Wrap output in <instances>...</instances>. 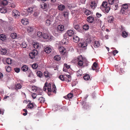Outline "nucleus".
I'll use <instances>...</instances> for the list:
<instances>
[{
  "instance_id": "33",
  "label": "nucleus",
  "mask_w": 130,
  "mask_h": 130,
  "mask_svg": "<svg viewBox=\"0 0 130 130\" xmlns=\"http://www.w3.org/2000/svg\"><path fill=\"white\" fill-rule=\"evenodd\" d=\"M7 10L5 8L2 7L0 8V12L2 13H5L7 12Z\"/></svg>"
},
{
  "instance_id": "55",
  "label": "nucleus",
  "mask_w": 130,
  "mask_h": 130,
  "mask_svg": "<svg viewBox=\"0 0 130 130\" xmlns=\"http://www.w3.org/2000/svg\"><path fill=\"white\" fill-rule=\"evenodd\" d=\"M63 15L65 17L68 18V13L67 12H64Z\"/></svg>"
},
{
  "instance_id": "2",
  "label": "nucleus",
  "mask_w": 130,
  "mask_h": 130,
  "mask_svg": "<svg viewBox=\"0 0 130 130\" xmlns=\"http://www.w3.org/2000/svg\"><path fill=\"white\" fill-rule=\"evenodd\" d=\"M41 32V36H42L43 38L45 39H47L51 41L53 38V37L49 34L46 33L42 34Z\"/></svg>"
},
{
  "instance_id": "35",
  "label": "nucleus",
  "mask_w": 130,
  "mask_h": 130,
  "mask_svg": "<svg viewBox=\"0 0 130 130\" xmlns=\"http://www.w3.org/2000/svg\"><path fill=\"white\" fill-rule=\"evenodd\" d=\"M10 37L12 38L15 39L17 38V36L16 33H13L11 34Z\"/></svg>"
},
{
  "instance_id": "12",
  "label": "nucleus",
  "mask_w": 130,
  "mask_h": 130,
  "mask_svg": "<svg viewBox=\"0 0 130 130\" xmlns=\"http://www.w3.org/2000/svg\"><path fill=\"white\" fill-rule=\"evenodd\" d=\"M21 23L24 25H26L29 23L28 20L27 19H23L21 20Z\"/></svg>"
},
{
  "instance_id": "52",
  "label": "nucleus",
  "mask_w": 130,
  "mask_h": 130,
  "mask_svg": "<svg viewBox=\"0 0 130 130\" xmlns=\"http://www.w3.org/2000/svg\"><path fill=\"white\" fill-rule=\"evenodd\" d=\"M22 47L24 48H25L27 46V45L24 42H23L22 43Z\"/></svg>"
},
{
  "instance_id": "9",
  "label": "nucleus",
  "mask_w": 130,
  "mask_h": 130,
  "mask_svg": "<svg viewBox=\"0 0 130 130\" xmlns=\"http://www.w3.org/2000/svg\"><path fill=\"white\" fill-rule=\"evenodd\" d=\"M59 49L61 54L64 55L66 52V50L63 46L59 47Z\"/></svg>"
},
{
  "instance_id": "53",
  "label": "nucleus",
  "mask_w": 130,
  "mask_h": 130,
  "mask_svg": "<svg viewBox=\"0 0 130 130\" xmlns=\"http://www.w3.org/2000/svg\"><path fill=\"white\" fill-rule=\"evenodd\" d=\"M73 25L74 28L76 30L78 29L79 28L78 25L77 24L74 25V24H73Z\"/></svg>"
},
{
  "instance_id": "1",
  "label": "nucleus",
  "mask_w": 130,
  "mask_h": 130,
  "mask_svg": "<svg viewBox=\"0 0 130 130\" xmlns=\"http://www.w3.org/2000/svg\"><path fill=\"white\" fill-rule=\"evenodd\" d=\"M51 85L50 84H49L47 86V89L48 90V94L49 95V93L50 92H51L53 91L54 93H56V87L55 84H53V88L52 89L51 88Z\"/></svg>"
},
{
  "instance_id": "11",
  "label": "nucleus",
  "mask_w": 130,
  "mask_h": 130,
  "mask_svg": "<svg viewBox=\"0 0 130 130\" xmlns=\"http://www.w3.org/2000/svg\"><path fill=\"white\" fill-rule=\"evenodd\" d=\"M98 66V63L96 62H94L93 64L92 68L93 70H95L96 72H98L99 70L96 69Z\"/></svg>"
},
{
  "instance_id": "60",
  "label": "nucleus",
  "mask_w": 130,
  "mask_h": 130,
  "mask_svg": "<svg viewBox=\"0 0 130 130\" xmlns=\"http://www.w3.org/2000/svg\"><path fill=\"white\" fill-rule=\"evenodd\" d=\"M37 74L38 76L41 77V71H38L37 73Z\"/></svg>"
},
{
  "instance_id": "22",
  "label": "nucleus",
  "mask_w": 130,
  "mask_h": 130,
  "mask_svg": "<svg viewBox=\"0 0 130 130\" xmlns=\"http://www.w3.org/2000/svg\"><path fill=\"white\" fill-rule=\"evenodd\" d=\"M65 8V6L63 4H61L58 7V10L61 11H62Z\"/></svg>"
},
{
  "instance_id": "44",
  "label": "nucleus",
  "mask_w": 130,
  "mask_h": 130,
  "mask_svg": "<svg viewBox=\"0 0 130 130\" xmlns=\"http://www.w3.org/2000/svg\"><path fill=\"white\" fill-rule=\"evenodd\" d=\"M108 22L111 23V22H112L113 20V18L112 16H110L108 18Z\"/></svg>"
},
{
  "instance_id": "8",
  "label": "nucleus",
  "mask_w": 130,
  "mask_h": 130,
  "mask_svg": "<svg viewBox=\"0 0 130 130\" xmlns=\"http://www.w3.org/2000/svg\"><path fill=\"white\" fill-rule=\"evenodd\" d=\"M81 104L83 106V108L85 109L89 108V106L88 103L84 101H82L81 102Z\"/></svg>"
},
{
  "instance_id": "51",
  "label": "nucleus",
  "mask_w": 130,
  "mask_h": 130,
  "mask_svg": "<svg viewBox=\"0 0 130 130\" xmlns=\"http://www.w3.org/2000/svg\"><path fill=\"white\" fill-rule=\"evenodd\" d=\"M114 0H108V2L109 4L112 5L114 3Z\"/></svg>"
},
{
  "instance_id": "34",
  "label": "nucleus",
  "mask_w": 130,
  "mask_h": 130,
  "mask_svg": "<svg viewBox=\"0 0 130 130\" xmlns=\"http://www.w3.org/2000/svg\"><path fill=\"white\" fill-rule=\"evenodd\" d=\"M54 59L55 60L58 61H59L60 60L61 57L60 55H56L54 57Z\"/></svg>"
},
{
  "instance_id": "19",
  "label": "nucleus",
  "mask_w": 130,
  "mask_h": 130,
  "mask_svg": "<svg viewBox=\"0 0 130 130\" xmlns=\"http://www.w3.org/2000/svg\"><path fill=\"white\" fill-rule=\"evenodd\" d=\"M84 12L85 14L86 15H88L90 14H92V12L89 11V10L86 9L84 11Z\"/></svg>"
},
{
  "instance_id": "49",
  "label": "nucleus",
  "mask_w": 130,
  "mask_h": 130,
  "mask_svg": "<svg viewBox=\"0 0 130 130\" xmlns=\"http://www.w3.org/2000/svg\"><path fill=\"white\" fill-rule=\"evenodd\" d=\"M44 75L46 77H49V73L47 71H45L44 72Z\"/></svg>"
},
{
  "instance_id": "10",
  "label": "nucleus",
  "mask_w": 130,
  "mask_h": 130,
  "mask_svg": "<svg viewBox=\"0 0 130 130\" xmlns=\"http://www.w3.org/2000/svg\"><path fill=\"white\" fill-rule=\"evenodd\" d=\"M20 14V12L16 10H13L12 12V14L14 16H16L18 17L19 16Z\"/></svg>"
},
{
  "instance_id": "6",
  "label": "nucleus",
  "mask_w": 130,
  "mask_h": 130,
  "mask_svg": "<svg viewBox=\"0 0 130 130\" xmlns=\"http://www.w3.org/2000/svg\"><path fill=\"white\" fill-rule=\"evenodd\" d=\"M34 8L29 7L28 8L27 10H25V11L27 12V13H23L25 14V15L27 16L29 13H31L33 12V10L34 9Z\"/></svg>"
},
{
  "instance_id": "4",
  "label": "nucleus",
  "mask_w": 130,
  "mask_h": 130,
  "mask_svg": "<svg viewBox=\"0 0 130 130\" xmlns=\"http://www.w3.org/2000/svg\"><path fill=\"white\" fill-rule=\"evenodd\" d=\"M38 54V52L36 50H33L32 52L29 53V56L30 58L33 59L35 58V56L37 55Z\"/></svg>"
},
{
  "instance_id": "30",
  "label": "nucleus",
  "mask_w": 130,
  "mask_h": 130,
  "mask_svg": "<svg viewBox=\"0 0 130 130\" xmlns=\"http://www.w3.org/2000/svg\"><path fill=\"white\" fill-rule=\"evenodd\" d=\"M29 103L27 105L28 107L29 108L31 109L34 107L33 104L32 103H31V101H29Z\"/></svg>"
},
{
  "instance_id": "32",
  "label": "nucleus",
  "mask_w": 130,
  "mask_h": 130,
  "mask_svg": "<svg viewBox=\"0 0 130 130\" xmlns=\"http://www.w3.org/2000/svg\"><path fill=\"white\" fill-rule=\"evenodd\" d=\"M53 20H50L49 19H47L46 21L45 24L47 26H49L51 24V22Z\"/></svg>"
},
{
  "instance_id": "62",
  "label": "nucleus",
  "mask_w": 130,
  "mask_h": 130,
  "mask_svg": "<svg viewBox=\"0 0 130 130\" xmlns=\"http://www.w3.org/2000/svg\"><path fill=\"white\" fill-rule=\"evenodd\" d=\"M37 36L38 37H40L41 36V32L40 31L38 32L37 33Z\"/></svg>"
},
{
  "instance_id": "13",
  "label": "nucleus",
  "mask_w": 130,
  "mask_h": 130,
  "mask_svg": "<svg viewBox=\"0 0 130 130\" xmlns=\"http://www.w3.org/2000/svg\"><path fill=\"white\" fill-rule=\"evenodd\" d=\"M58 31L60 32L64 30V26L62 25H59L57 27Z\"/></svg>"
},
{
  "instance_id": "57",
  "label": "nucleus",
  "mask_w": 130,
  "mask_h": 130,
  "mask_svg": "<svg viewBox=\"0 0 130 130\" xmlns=\"http://www.w3.org/2000/svg\"><path fill=\"white\" fill-rule=\"evenodd\" d=\"M96 15L97 17L98 18H100L101 17L102 15L99 13V12H97L96 13Z\"/></svg>"
},
{
  "instance_id": "40",
  "label": "nucleus",
  "mask_w": 130,
  "mask_h": 130,
  "mask_svg": "<svg viewBox=\"0 0 130 130\" xmlns=\"http://www.w3.org/2000/svg\"><path fill=\"white\" fill-rule=\"evenodd\" d=\"M82 74V70H78L77 72V76H81Z\"/></svg>"
},
{
  "instance_id": "63",
  "label": "nucleus",
  "mask_w": 130,
  "mask_h": 130,
  "mask_svg": "<svg viewBox=\"0 0 130 130\" xmlns=\"http://www.w3.org/2000/svg\"><path fill=\"white\" fill-rule=\"evenodd\" d=\"M64 66L68 69H69L70 67V66L68 65L67 64H65Z\"/></svg>"
},
{
  "instance_id": "61",
  "label": "nucleus",
  "mask_w": 130,
  "mask_h": 130,
  "mask_svg": "<svg viewBox=\"0 0 130 130\" xmlns=\"http://www.w3.org/2000/svg\"><path fill=\"white\" fill-rule=\"evenodd\" d=\"M113 55H115L116 54L118 53V51L117 50H115L113 51Z\"/></svg>"
},
{
  "instance_id": "47",
  "label": "nucleus",
  "mask_w": 130,
  "mask_h": 130,
  "mask_svg": "<svg viewBox=\"0 0 130 130\" xmlns=\"http://www.w3.org/2000/svg\"><path fill=\"white\" fill-rule=\"evenodd\" d=\"M11 70V68L9 66H8L7 68L6 67V70L7 72H9Z\"/></svg>"
},
{
  "instance_id": "3",
  "label": "nucleus",
  "mask_w": 130,
  "mask_h": 130,
  "mask_svg": "<svg viewBox=\"0 0 130 130\" xmlns=\"http://www.w3.org/2000/svg\"><path fill=\"white\" fill-rule=\"evenodd\" d=\"M77 61H78V64L80 66L84 67L85 66L83 64V58L82 56H79L77 58Z\"/></svg>"
},
{
  "instance_id": "27",
  "label": "nucleus",
  "mask_w": 130,
  "mask_h": 130,
  "mask_svg": "<svg viewBox=\"0 0 130 130\" xmlns=\"http://www.w3.org/2000/svg\"><path fill=\"white\" fill-rule=\"evenodd\" d=\"M122 37L124 38H126L128 36V32L126 31H123L122 32Z\"/></svg>"
},
{
  "instance_id": "17",
  "label": "nucleus",
  "mask_w": 130,
  "mask_h": 130,
  "mask_svg": "<svg viewBox=\"0 0 130 130\" xmlns=\"http://www.w3.org/2000/svg\"><path fill=\"white\" fill-rule=\"evenodd\" d=\"M87 20L88 22L92 23L93 21L94 20L93 17L92 16H89L87 18Z\"/></svg>"
},
{
  "instance_id": "43",
  "label": "nucleus",
  "mask_w": 130,
  "mask_h": 130,
  "mask_svg": "<svg viewBox=\"0 0 130 130\" xmlns=\"http://www.w3.org/2000/svg\"><path fill=\"white\" fill-rule=\"evenodd\" d=\"M0 39L2 41H4L6 39V37L3 35H0Z\"/></svg>"
},
{
  "instance_id": "45",
  "label": "nucleus",
  "mask_w": 130,
  "mask_h": 130,
  "mask_svg": "<svg viewBox=\"0 0 130 130\" xmlns=\"http://www.w3.org/2000/svg\"><path fill=\"white\" fill-rule=\"evenodd\" d=\"M38 67V65L36 63H34L32 65V67L33 69H36Z\"/></svg>"
},
{
  "instance_id": "24",
  "label": "nucleus",
  "mask_w": 130,
  "mask_h": 130,
  "mask_svg": "<svg viewBox=\"0 0 130 130\" xmlns=\"http://www.w3.org/2000/svg\"><path fill=\"white\" fill-rule=\"evenodd\" d=\"M58 78L62 81H64L66 80L67 78L66 77H65L62 75H60L59 76Z\"/></svg>"
},
{
  "instance_id": "42",
  "label": "nucleus",
  "mask_w": 130,
  "mask_h": 130,
  "mask_svg": "<svg viewBox=\"0 0 130 130\" xmlns=\"http://www.w3.org/2000/svg\"><path fill=\"white\" fill-rule=\"evenodd\" d=\"M46 4L44 3L43 2L41 4V8L42 9H45L46 8Z\"/></svg>"
},
{
  "instance_id": "15",
  "label": "nucleus",
  "mask_w": 130,
  "mask_h": 130,
  "mask_svg": "<svg viewBox=\"0 0 130 130\" xmlns=\"http://www.w3.org/2000/svg\"><path fill=\"white\" fill-rule=\"evenodd\" d=\"M44 51L46 53L49 54L51 52V49L49 47H44Z\"/></svg>"
},
{
  "instance_id": "28",
  "label": "nucleus",
  "mask_w": 130,
  "mask_h": 130,
  "mask_svg": "<svg viewBox=\"0 0 130 130\" xmlns=\"http://www.w3.org/2000/svg\"><path fill=\"white\" fill-rule=\"evenodd\" d=\"M100 43L98 41H96L95 42L94 44V47L95 48H97L100 46Z\"/></svg>"
},
{
  "instance_id": "5",
  "label": "nucleus",
  "mask_w": 130,
  "mask_h": 130,
  "mask_svg": "<svg viewBox=\"0 0 130 130\" xmlns=\"http://www.w3.org/2000/svg\"><path fill=\"white\" fill-rule=\"evenodd\" d=\"M128 6L126 4H123L120 10L121 13L122 14H125V13L126 12V9L128 8Z\"/></svg>"
},
{
  "instance_id": "23",
  "label": "nucleus",
  "mask_w": 130,
  "mask_h": 130,
  "mask_svg": "<svg viewBox=\"0 0 130 130\" xmlns=\"http://www.w3.org/2000/svg\"><path fill=\"white\" fill-rule=\"evenodd\" d=\"M96 4L94 2H91L90 7L92 9H94L96 7Z\"/></svg>"
},
{
  "instance_id": "29",
  "label": "nucleus",
  "mask_w": 130,
  "mask_h": 130,
  "mask_svg": "<svg viewBox=\"0 0 130 130\" xmlns=\"http://www.w3.org/2000/svg\"><path fill=\"white\" fill-rule=\"evenodd\" d=\"M107 3L106 2H103L101 8L103 9L105 7H106L107 6Z\"/></svg>"
},
{
  "instance_id": "37",
  "label": "nucleus",
  "mask_w": 130,
  "mask_h": 130,
  "mask_svg": "<svg viewBox=\"0 0 130 130\" xmlns=\"http://www.w3.org/2000/svg\"><path fill=\"white\" fill-rule=\"evenodd\" d=\"M11 59L9 58H7L6 60V62L8 64H10L11 63Z\"/></svg>"
},
{
  "instance_id": "48",
  "label": "nucleus",
  "mask_w": 130,
  "mask_h": 130,
  "mask_svg": "<svg viewBox=\"0 0 130 130\" xmlns=\"http://www.w3.org/2000/svg\"><path fill=\"white\" fill-rule=\"evenodd\" d=\"M48 83H45V85L43 88V90L44 91H45L46 89V87H47V85Z\"/></svg>"
},
{
  "instance_id": "20",
  "label": "nucleus",
  "mask_w": 130,
  "mask_h": 130,
  "mask_svg": "<svg viewBox=\"0 0 130 130\" xmlns=\"http://www.w3.org/2000/svg\"><path fill=\"white\" fill-rule=\"evenodd\" d=\"M73 40L74 42H78L79 40V38L77 36H74L73 38Z\"/></svg>"
},
{
  "instance_id": "59",
  "label": "nucleus",
  "mask_w": 130,
  "mask_h": 130,
  "mask_svg": "<svg viewBox=\"0 0 130 130\" xmlns=\"http://www.w3.org/2000/svg\"><path fill=\"white\" fill-rule=\"evenodd\" d=\"M85 42H86V43H90L91 42V40L89 39H87L86 41H84Z\"/></svg>"
},
{
  "instance_id": "64",
  "label": "nucleus",
  "mask_w": 130,
  "mask_h": 130,
  "mask_svg": "<svg viewBox=\"0 0 130 130\" xmlns=\"http://www.w3.org/2000/svg\"><path fill=\"white\" fill-rule=\"evenodd\" d=\"M65 40H66V39H64L62 40V43L63 44H64Z\"/></svg>"
},
{
  "instance_id": "21",
  "label": "nucleus",
  "mask_w": 130,
  "mask_h": 130,
  "mask_svg": "<svg viewBox=\"0 0 130 130\" xmlns=\"http://www.w3.org/2000/svg\"><path fill=\"white\" fill-rule=\"evenodd\" d=\"M21 70L24 72L27 71L28 69V67L27 65H24L21 68Z\"/></svg>"
},
{
  "instance_id": "58",
  "label": "nucleus",
  "mask_w": 130,
  "mask_h": 130,
  "mask_svg": "<svg viewBox=\"0 0 130 130\" xmlns=\"http://www.w3.org/2000/svg\"><path fill=\"white\" fill-rule=\"evenodd\" d=\"M32 97L34 99H35L36 97V93H33L31 95Z\"/></svg>"
},
{
  "instance_id": "36",
  "label": "nucleus",
  "mask_w": 130,
  "mask_h": 130,
  "mask_svg": "<svg viewBox=\"0 0 130 130\" xmlns=\"http://www.w3.org/2000/svg\"><path fill=\"white\" fill-rule=\"evenodd\" d=\"M83 78L85 80H88L89 79L90 76L88 74H86L84 76Z\"/></svg>"
},
{
  "instance_id": "26",
  "label": "nucleus",
  "mask_w": 130,
  "mask_h": 130,
  "mask_svg": "<svg viewBox=\"0 0 130 130\" xmlns=\"http://www.w3.org/2000/svg\"><path fill=\"white\" fill-rule=\"evenodd\" d=\"M34 29V28L32 26H29L27 28V31L28 32H32Z\"/></svg>"
},
{
  "instance_id": "41",
  "label": "nucleus",
  "mask_w": 130,
  "mask_h": 130,
  "mask_svg": "<svg viewBox=\"0 0 130 130\" xmlns=\"http://www.w3.org/2000/svg\"><path fill=\"white\" fill-rule=\"evenodd\" d=\"M39 10H37L35 12L34 15L35 17H37L39 14Z\"/></svg>"
},
{
  "instance_id": "39",
  "label": "nucleus",
  "mask_w": 130,
  "mask_h": 130,
  "mask_svg": "<svg viewBox=\"0 0 130 130\" xmlns=\"http://www.w3.org/2000/svg\"><path fill=\"white\" fill-rule=\"evenodd\" d=\"M73 94L72 93H70L67 95V96H65L64 97V98H65V97H66L68 98H71L73 97Z\"/></svg>"
},
{
  "instance_id": "16",
  "label": "nucleus",
  "mask_w": 130,
  "mask_h": 130,
  "mask_svg": "<svg viewBox=\"0 0 130 130\" xmlns=\"http://www.w3.org/2000/svg\"><path fill=\"white\" fill-rule=\"evenodd\" d=\"M68 35L70 37L73 36L74 34V31L72 30H70L67 31Z\"/></svg>"
},
{
  "instance_id": "54",
  "label": "nucleus",
  "mask_w": 130,
  "mask_h": 130,
  "mask_svg": "<svg viewBox=\"0 0 130 130\" xmlns=\"http://www.w3.org/2000/svg\"><path fill=\"white\" fill-rule=\"evenodd\" d=\"M120 29L121 31H122V32L126 31L124 27L122 25H121V27L120 28Z\"/></svg>"
},
{
  "instance_id": "31",
  "label": "nucleus",
  "mask_w": 130,
  "mask_h": 130,
  "mask_svg": "<svg viewBox=\"0 0 130 130\" xmlns=\"http://www.w3.org/2000/svg\"><path fill=\"white\" fill-rule=\"evenodd\" d=\"M15 89L18 90V89H20L21 88L22 86L21 84L19 83L16 84L15 85Z\"/></svg>"
},
{
  "instance_id": "56",
  "label": "nucleus",
  "mask_w": 130,
  "mask_h": 130,
  "mask_svg": "<svg viewBox=\"0 0 130 130\" xmlns=\"http://www.w3.org/2000/svg\"><path fill=\"white\" fill-rule=\"evenodd\" d=\"M124 72L122 68H120L119 73L120 75H122L124 73Z\"/></svg>"
},
{
  "instance_id": "14",
  "label": "nucleus",
  "mask_w": 130,
  "mask_h": 130,
  "mask_svg": "<svg viewBox=\"0 0 130 130\" xmlns=\"http://www.w3.org/2000/svg\"><path fill=\"white\" fill-rule=\"evenodd\" d=\"M7 50L5 48H1L0 49V54L2 55H5L7 53Z\"/></svg>"
},
{
  "instance_id": "38",
  "label": "nucleus",
  "mask_w": 130,
  "mask_h": 130,
  "mask_svg": "<svg viewBox=\"0 0 130 130\" xmlns=\"http://www.w3.org/2000/svg\"><path fill=\"white\" fill-rule=\"evenodd\" d=\"M84 29L86 30H88L89 28V26L87 24H85L83 26Z\"/></svg>"
},
{
  "instance_id": "46",
  "label": "nucleus",
  "mask_w": 130,
  "mask_h": 130,
  "mask_svg": "<svg viewBox=\"0 0 130 130\" xmlns=\"http://www.w3.org/2000/svg\"><path fill=\"white\" fill-rule=\"evenodd\" d=\"M33 46L35 48H37L39 47V44L38 43H35L33 44Z\"/></svg>"
},
{
  "instance_id": "25",
  "label": "nucleus",
  "mask_w": 130,
  "mask_h": 130,
  "mask_svg": "<svg viewBox=\"0 0 130 130\" xmlns=\"http://www.w3.org/2000/svg\"><path fill=\"white\" fill-rule=\"evenodd\" d=\"M110 7L109 6H107L106 7H105L103 9V10H105L104 12L105 11V12H106L107 13L110 10ZM104 12L105 13V12Z\"/></svg>"
},
{
  "instance_id": "50",
  "label": "nucleus",
  "mask_w": 130,
  "mask_h": 130,
  "mask_svg": "<svg viewBox=\"0 0 130 130\" xmlns=\"http://www.w3.org/2000/svg\"><path fill=\"white\" fill-rule=\"evenodd\" d=\"M14 70L17 73H19L20 72V69L18 68H15Z\"/></svg>"
},
{
  "instance_id": "7",
  "label": "nucleus",
  "mask_w": 130,
  "mask_h": 130,
  "mask_svg": "<svg viewBox=\"0 0 130 130\" xmlns=\"http://www.w3.org/2000/svg\"><path fill=\"white\" fill-rule=\"evenodd\" d=\"M87 45V43L84 41L81 40V41L78 44L79 47H80L85 48L86 47Z\"/></svg>"
},
{
  "instance_id": "18",
  "label": "nucleus",
  "mask_w": 130,
  "mask_h": 130,
  "mask_svg": "<svg viewBox=\"0 0 130 130\" xmlns=\"http://www.w3.org/2000/svg\"><path fill=\"white\" fill-rule=\"evenodd\" d=\"M8 4V2L6 0H0V4L5 6Z\"/></svg>"
}]
</instances>
